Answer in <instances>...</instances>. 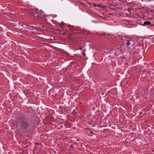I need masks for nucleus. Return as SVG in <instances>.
I'll return each mask as SVG.
<instances>
[{"instance_id": "17", "label": "nucleus", "mask_w": 154, "mask_h": 154, "mask_svg": "<svg viewBox=\"0 0 154 154\" xmlns=\"http://www.w3.org/2000/svg\"><path fill=\"white\" fill-rule=\"evenodd\" d=\"M149 0L150 1H151V0Z\"/></svg>"}, {"instance_id": "1", "label": "nucleus", "mask_w": 154, "mask_h": 154, "mask_svg": "<svg viewBox=\"0 0 154 154\" xmlns=\"http://www.w3.org/2000/svg\"><path fill=\"white\" fill-rule=\"evenodd\" d=\"M16 122L19 124L21 129L23 130L28 129L30 126L29 119L23 115L20 116L17 118Z\"/></svg>"}, {"instance_id": "8", "label": "nucleus", "mask_w": 154, "mask_h": 154, "mask_svg": "<svg viewBox=\"0 0 154 154\" xmlns=\"http://www.w3.org/2000/svg\"><path fill=\"white\" fill-rule=\"evenodd\" d=\"M117 50H118V51L119 52H120L121 53H123V52L124 51V50L122 52V49H117Z\"/></svg>"}, {"instance_id": "7", "label": "nucleus", "mask_w": 154, "mask_h": 154, "mask_svg": "<svg viewBox=\"0 0 154 154\" xmlns=\"http://www.w3.org/2000/svg\"><path fill=\"white\" fill-rule=\"evenodd\" d=\"M25 45H23V44H21V45H19L18 47L17 46V47H20V48H24L25 47Z\"/></svg>"}, {"instance_id": "4", "label": "nucleus", "mask_w": 154, "mask_h": 154, "mask_svg": "<svg viewBox=\"0 0 154 154\" xmlns=\"http://www.w3.org/2000/svg\"><path fill=\"white\" fill-rule=\"evenodd\" d=\"M75 37V35H70L68 36V38L70 39H73Z\"/></svg>"}, {"instance_id": "12", "label": "nucleus", "mask_w": 154, "mask_h": 154, "mask_svg": "<svg viewBox=\"0 0 154 154\" xmlns=\"http://www.w3.org/2000/svg\"><path fill=\"white\" fill-rule=\"evenodd\" d=\"M70 146V147H71V148H72V147H73V145H71Z\"/></svg>"}, {"instance_id": "15", "label": "nucleus", "mask_w": 154, "mask_h": 154, "mask_svg": "<svg viewBox=\"0 0 154 154\" xmlns=\"http://www.w3.org/2000/svg\"><path fill=\"white\" fill-rule=\"evenodd\" d=\"M141 1L142 2L143 1V0H141Z\"/></svg>"}, {"instance_id": "16", "label": "nucleus", "mask_w": 154, "mask_h": 154, "mask_svg": "<svg viewBox=\"0 0 154 154\" xmlns=\"http://www.w3.org/2000/svg\"><path fill=\"white\" fill-rule=\"evenodd\" d=\"M80 49H81V50H82V49H81V48H80Z\"/></svg>"}, {"instance_id": "9", "label": "nucleus", "mask_w": 154, "mask_h": 154, "mask_svg": "<svg viewBox=\"0 0 154 154\" xmlns=\"http://www.w3.org/2000/svg\"><path fill=\"white\" fill-rule=\"evenodd\" d=\"M22 26H23V27H25V26H26V25L25 24H23L22 23H19Z\"/></svg>"}, {"instance_id": "11", "label": "nucleus", "mask_w": 154, "mask_h": 154, "mask_svg": "<svg viewBox=\"0 0 154 154\" xmlns=\"http://www.w3.org/2000/svg\"><path fill=\"white\" fill-rule=\"evenodd\" d=\"M142 45V47L143 48H146V46L145 45H144V44H143Z\"/></svg>"}, {"instance_id": "14", "label": "nucleus", "mask_w": 154, "mask_h": 154, "mask_svg": "<svg viewBox=\"0 0 154 154\" xmlns=\"http://www.w3.org/2000/svg\"><path fill=\"white\" fill-rule=\"evenodd\" d=\"M94 6H96V5H96V4H94Z\"/></svg>"}, {"instance_id": "13", "label": "nucleus", "mask_w": 154, "mask_h": 154, "mask_svg": "<svg viewBox=\"0 0 154 154\" xmlns=\"http://www.w3.org/2000/svg\"><path fill=\"white\" fill-rule=\"evenodd\" d=\"M98 6H99V7H102V8H103L101 6H100V5H98Z\"/></svg>"}, {"instance_id": "6", "label": "nucleus", "mask_w": 154, "mask_h": 154, "mask_svg": "<svg viewBox=\"0 0 154 154\" xmlns=\"http://www.w3.org/2000/svg\"><path fill=\"white\" fill-rule=\"evenodd\" d=\"M151 94V98L154 100V90L152 92Z\"/></svg>"}, {"instance_id": "2", "label": "nucleus", "mask_w": 154, "mask_h": 154, "mask_svg": "<svg viewBox=\"0 0 154 154\" xmlns=\"http://www.w3.org/2000/svg\"><path fill=\"white\" fill-rule=\"evenodd\" d=\"M126 41V45L127 47H130V45H132L134 43L133 40L132 39H129Z\"/></svg>"}, {"instance_id": "5", "label": "nucleus", "mask_w": 154, "mask_h": 154, "mask_svg": "<svg viewBox=\"0 0 154 154\" xmlns=\"http://www.w3.org/2000/svg\"><path fill=\"white\" fill-rule=\"evenodd\" d=\"M150 24H151L150 22L149 21H144V22L143 25L145 26V25H149Z\"/></svg>"}, {"instance_id": "3", "label": "nucleus", "mask_w": 154, "mask_h": 154, "mask_svg": "<svg viewBox=\"0 0 154 154\" xmlns=\"http://www.w3.org/2000/svg\"><path fill=\"white\" fill-rule=\"evenodd\" d=\"M38 13L40 15V17L41 18H43L45 16L44 12L41 10Z\"/></svg>"}, {"instance_id": "10", "label": "nucleus", "mask_w": 154, "mask_h": 154, "mask_svg": "<svg viewBox=\"0 0 154 154\" xmlns=\"http://www.w3.org/2000/svg\"><path fill=\"white\" fill-rule=\"evenodd\" d=\"M85 50H83L84 52H83V55L85 56L86 55V54H85Z\"/></svg>"}]
</instances>
